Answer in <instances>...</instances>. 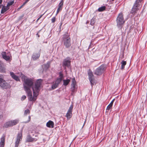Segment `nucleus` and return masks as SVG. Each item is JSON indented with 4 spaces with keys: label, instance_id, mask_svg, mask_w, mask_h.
<instances>
[{
    "label": "nucleus",
    "instance_id": "nucleus-28",
    "mask_svg": "<svg viewBox=\"0 0 147 147\" xmlns=\"http://www.w3.org/2000/svg\"><path fill=\"white\" fill-rule=\"evenodd\" d=\"M58 85V84L55 83V84L52 85V88L53 89H54L57 88Z\"/></svg>",
    "mask_w": 147,
    "mask_h": 147
},
{
    "label": "nucleus",
    "instance_id": "nucleus-4",
    "mask_svg": "<svg viewBox=\"0 0 147 147\" xmlns=\"http://www.w3.org/2000/svg\"><path fill=\"white\" fill-rule=\"evenodd\" d=\"M106 68L105 65H102L96 69L94 73L97 75H100L105 70Z\"/></svg>",
    "mask_w": 147,
    "mask_h": 147
},
{
    "label": "nucleus",
    "instance_id": "nucleus-45",
    "mask_svg": "<svg viewBox=\"0 0 147 147\" xmlns=\"http://www.w3.org/2000/svg\"><path fill=\"white\" fill-rule=\"evenodd\" d=\"M37 35L38 36V37H39V35L38 33L37 34Z\"/></svg>",
    "mask_w": 147,
    "mask_h": 147
},
{
    "label": "nucleus",
    "instance_id": "nucleus-13",
    "mask_svg": "<svg viewBox=\"0 0 147 147\" xmlns=\"http://www.w3.org/2000/svg\"><path fill=\"white\" fill-rule=\"evenodd\" d=\"M5 137L4 135H3L1 139L0 142L1 147H3L5 145Z\"/></svg>",
    "mask_w": 147,
    "mask_h": 147
},
{
    "label": "nucleus",
    "instance_id": "nucleus-44",
    "mask_svg": "<svg viewBox=\"0 0 147 147\" xmlns=\"http://www.w3.org/2000/svg\"><path fill=\"white\" fill-rule=\"evenodd\" d=\"M43 15H41L39 17V18H40Z\"/></svg>",
    "mask_w": 147,
    "mask_h": 147
},
{
    "label": "nucleus",
    "instance_id": "nucleus-1",
    "mask_svg": "<svg viewBox=\"0 0 147 147\" xmlns=\"http://www.w3.org/2000/svg\"><path fill=\"white\" fill-rule=\"evenodd\" d=\"M22 79L24 82V89L27 94L28 100L34 102L40 90L42 80L41 79L38 80L33 85L34 81L32 79L28 78L24 76H22Z\"/></svg>",
    "mask_w": 147,
    "mask_h": 147
},
{
    "label": "nucleus",
    "instance_id": "nucleus-49",
    "mask_svg": "<svg viewBox=\"0 0 147 147\" xmlns=\"http://www.w3.org/2000/svg\"><path fill=\"white\" fill-rule=\"evenodd\" d=\"M1 6L0 5V8H1Z\"/></svg>",
    "mask_w": 147,
    "mask_h": 147
},
{
    "label": "nucleus",
    "instance_id": "nucleus-32",
    "mask_svg": "<svg viewBox=\"0 0 147 147\" xmlns=\"http://www.w3.org/2000/svg\"><path fill=\"white\" fill-rule=\"evenodd\" d=\"M62 8L61 7H58L57 11V14L59 12L62 10Z\"/></svg>",
    "mask_w": 147,
    "mask_h": 147
},
{
    "label": "nucleus",
    "instance_id": "nucleus-14",
    "mask_svg": "<svg viewBox=\"0 0 147 147\" xmlns=\"http://www.w3.org/2000/svg\"><path fill=\"white\" fill-rule=\"evenodd\" d=\"M46 126L48 127L53 128L54 127V123L53 121L50 120L47 123Z\"/></svg>",
    "mask_w": 147,
    "mask_h": 147
},
{
    "label": "nucleus",
    "instance_id": "nucleus-15",
    "mask_svg": "<svg viewBox=\"0 0 147 147\" xmlns=\"http://www.w3.org/2000/svg\"><path fill=\"white\" fill-rule=\"evenodd\" d=\"M10 74L12 78L17 81H19L20 79L19 77L15 75L14 74L13 72H10Z\"/></svg>",
    "mask_w": 147,
    "mask_h": 147
},
{
    "label": "nucleus",
    "instance_id": "nucleus-5",
    "mask_svg": "<svg viewBox=\"0 0 147 147\" xmlns=\"http://www.w3.org/2000/svg\"><path fill=\"white\" fill-rule=\"evenodd\" d=\"M19 122V120L18 119H15L8 121L4 124V127L6 128L11 127L16 125Z\"/></svg>",
    "mask_w": 147,
    "mask_h": 147
},
{
    "label": "nucleus",
    "instance_id": "nucleus-20",
    "mask_svg": "<svg viewBox=\"0 0 147 147\" xmlns=\"http://www.w3.org/2000/svg\"><path fill=\"white\" fill-rule=\"evenodd\" d=\"M88 76L89 79L94 78L93 73L92 71H90L89 72H88Z\"/></svg>",
    "mask_w": 147,
    "mask_h": 147
},
{
    "label": "nucleus",
    "instance_id": "nucleus-9",
    "mask_svg": "<svg viewBox=\"0 0 147 147\" xmlns=\"http://www.w3.org/2000/svg\"><path fill=\"white\" fill-rule=\"evenodd\" d=\"M0 86L3 89H7L10 87V85L5 80L1 84Z\"/></svg>",
    "mask_w": 147,
    "mask_h": 147
},
{
    "label": "nucleus",
    "instance_id": "nucleus-8",
    "mask_svg": "<svg viewBox=\"0 0 147 147\" xmlns=\"http://www.w3.org/2000/svg\"><path fill=\"white\" fill-rule=\"evenodd\" d=\"M73 108V106L71 105L70 106L68 112L66 114V117H67L68 119H69L72 116V111Z\"/></svg>",
    "mask_w": 147,
    "mask_h": 147
},
{
    "label": "nucleus",
    "instance_id": "nucleus-19",
    "mask_svg": "<svg viewBox=\"0 0 147 147\" xmlns=\"http://www.w3.org/2000/svg\"><path fill=\"white\" fill-rule=\"evenodd\" d=\"M89 80L90 82L91 85L92 87L95 84V80L94 78H92L89 79Z\"/></svg>",
    "mask_w": 147,
    "mask_h": 147
},
{
    "label": "nucleus",
    "instance_id": "nucleus-10",
    "mask_svg": "<svg viewBox=\"0 0 147 147\" xmlns=\"http://www.w3.org/2000/svg\"><path fill=\"white\" fill-rule=\"evenodd\" d=\"M37 138H32L30 136L28 135L27 137L26 142H35L37 141Z\"/></svg>",
    "mask_w": 147,
    "mask_h": 147
},
{
    "label": "nucleus",
    "instance_id": "nucleus-12",
    "mask_svg": "<svg viewBox=\"0 0 147 147\" xmlns=\"http://www.w3.org/2000/svg\"><path fill=\"white\" fill-rule=\"evenodd\" d=\"M5 69L4 64L1 61H0V72H5Z\"/></svg>",
    "mask_w": 147,
    "mask_h": 147
},
{
    "label": "nucleus",
    "instance_id": "nucleus-35",
    "mask_svg": "<svg viewBox=\"0 0 147 147\" xmlns=\"http://www.w3.org/2000/svg\"><path fill=\"white\" fill-rule=\"evenodd\" d=\"M115 100V99H113L109 104L112 106Z\"/></svg>",
    "mask_w": 147,
    "mask_h": 147
},
{
    "label": "nucleus",
    "instance_id": "nucleus-36",
    "mask_svg": "<svg viewBox=\"0 0 147 147\" xmlns=\"http://www.w3.org/2000/svg\"><path fill=\"white\" fill-rule=\"evenodd\" d=\"M55 17L51 19L52 22L54 23L55 22Z\"/></svg>",
    "mask_w": 147,
    "mask_h": 147
},
{
    "label": "nucleus",
    "instance_id": "nucleus-11",
    "mask_svg": "<svg viewBox=\"0 0 147 147\" xmlns=\"http://www.w3.org/2000/svg\"><path fill=\"white\" fill-rule=\"evenodd\" d=\"M63 78V74L61 72L59 73V78H57L55 83L59 85V84L61 82Z\"/></svg>",
    "mask_w": 147,
    "mask_h": 147
},
{
    "label": "nucleus",
    "instance_id": "nucleus-2",
    "mask_svg": "<svg viewBox=\"0 0 147 147\" xmlns=\"http://www.w3.org/2000/svg\"><path fill=\"white\" fill-rule=\"evenodd\" d=\"M142 0H136L131 9L130 13L133 14L137 13L140 9V3Z\"/></svg>",
    "mask_w": 147,
    "mask_h": 147
},
{
    "label": "nucleus",
    "instance_id": "nucleus-43",
    "mask_svg": "<svg viewBox=\"0 0 147 147\" xmlns=\"http://www.w3.org/2000/svg\"><path fill=\"white\" fill-rule=\"evenodd\" d=\"M40 18H39L37 20H36V21L37 22L39 19H40Z\"/></svg>",
    "mask_w": 147,
    "mask_h": 147
},
{
    "label": "nucleus",
    "instance_id": "nucleus-39",
    "mask_svg": "<svg viewBox=\"0 0 147 147\" xmlns=\"http://www.w3.org/2000/svg\"><path fill=\"white\" fill-rule=\"evenodd\" d=\"M3 118V116L2 115H0V120Z\"/></svg>",
    "mask_w": 147,
    "mask_h": 147
},
{
    "label": "nucleus",
    "instance_id": "nucleus-34",
    "mask_svg": "<svg viewBox=\"0 0 147 147\" xmlns=\"http://www.w3.org/2000/svg\"><path fill=\"white\" fill-rule=\"evenodd\" d=\"M30 120V116H29L28 117V120L27 121H26L25 122V123H26L29 122Z\"/></svg>",
    "mask_w": 147,
    "mask_h": 147
},
{
    "label": "nucleus",
    "instance_id": "nucleus-41",
    "mask_svg": "<svg viewBox=\"0 0 147 147\" xmlns=\"http://www.w3.org/2000/svg\"><path fill=\"white\" fill-rule=\"evenodd\" d=\"M27 3V1H26L23 4V5H24L26 3Z\"/></svg>",
    "mask_w": 147,
    "mask_h": 147
},
{
    "label": "nucleus",
    "instance_id": "nucleus-21",
    "mask_svg": "<svg viewBox=\"0 0 147 147\" xmlns=\"http://www.w3.org/2000/svg\"><path fill=\"white\" fill-rule=\"evenodd\" d=\"M22 131L20 133H19L17 138V139L21 140L22 139Z\"/></svg>",
    "mask_w": 147,
    "mask_h": 147
},
{
    "label": "nucleus",
    "instance_id": "nucleus-16",
    "mask_svg": "<svg viewBox=\"0 0 147 147\" xmlns=\"http://www.w3.org/2000/svg\"><path fill=\"white\" fill-rule=\"evenodd\" d=\"M40 53H34L32 56L33 59L34 60H35L38 59L40 57Z\"/></svg>",
    "mask_w": 147,
    "mask_h": 147
},
{
    "label": "nucleus",
    "instance_id": "nucleus-27",
    "mask_svg": "<svg viewBox=\"0 0 147 147\" xmlns=\"http://www.w3.org/2000/svg\"><path fill=\"white\" fill-rule=\"evenodd\" d=\"M19 140H18V139H16V140L15 142V145H16V147H18L19 144L20 143V141Z\"/></svg>",
    "mask_w": 147,
    "mask_h": 147
},
{
    "label": "nucleus",
    "instance_id": "nucleus-47",
    "mask_svg": "<svg viewBox=\"0 0 147 147\" xmlns=\"http://www.w3.org/2000/svg\"><path fill=\"white\" fill-rule=\"evenodd\" d=\"M73 80H74V79H73ZM72 82H74V81H73H73H72Z\"/></svg>",
    "mask_w": 147,
    "mask_h": 147
},
{
    "label": "nucleus",
    "instance_id": "nucleus-22",
    "mask_svg": "<svg viewBox=\"0 0 147 147\" xmlns=\"http://www.w3.org/2000/svg\"><path fill=\"white\" fill-rule=\"evenodd\" d=\"M126 62L125 61H123L121 62V69H123L125 68V66L126 64Z\"/></svg>",
    "mask_w": 147,
    "mask_h": 147
},
{
    "label": "nucleus",
    "instance_id": "nucleus-24",
    "mask_svg": "<svg viewBox=\"0 0 147 147\" xmlns=\"http://www.w3.org/2000/svg\"><path fill=\"white\" fill-rule=\"evenodd\" d=\"M4 76L2 75H0V85L2 84L4 81Z\"/></svg>",
    "mask_w": 147,
    "mask_h": 147
},
{
    "label": "nucleus",
    "instance_id": "nucleus-23",
    "mask_svg": "<svg viewBox=\"0 0 147 147\" xmlns=\"http://www.w3.org/2000/svg\"><path fill=\"white\" fill-rule=\"evenodd\" d=\"M106 9V7L105 6H103L99 8L98 9V11L99 12H102Z\"/></svg>",
    "mask_w": 147,
    "mask_h": 147
},
{
    "label": "nucleus",
    "instance_id": "nucleus-17",
    "mask_svg": "<svg viewBox=\"0 0 147 147\" xmlns=\"http://www.w3.org/2000/svg\"><path fill=\"white\" fill-rule=\"evenodd\" d=\"M70 61L69 59H66L63 61V65L65 66H69L70 64Z\"/></svg>",
    "mask_w": 147,
    "mask_h": 147
},
{
    "label": "nucleus",
    "instance_id": "nucleus-37",
    "mask_svg": "<svg viewBox=\"0 0 147 147\" xmlns=\"http://www.w3.org/2000/svg\"><path fill=\"white\" fill-rule=\"evenodd\" d=\"M26 98V97L25 96H23L22 97V100H23L25 99Z\"/></svg>",
    "mask_w": 147,
    "mask_h": 147
},
{
    "label": "nucleus",
    "instance_id": "nucleus-18",
    "mask_svg": "<svg viewBox=\"0 0 147 147\" xmlns=\"http://www.w3.org/2000/svg\"><path fill=\"white\" fill-rule=\"evenodd\" d=\"M9 9V7H8L7 5L5 6H3L2 9L1 13H4L5 11H6L7 10Z\"/></svg>",
    "mask_w": 147,
    "mask_h": 147
},
{
    "label": "nucleus",
    "instance_id": "nucleus-3",
    "mask_svg": "<svg viewBox=\"0 0 147 147\" xmlns=\"http://www.w3.org/2000/svg\"><path fill=\"white\" fill-rule=\"evenodd\" d=\"M116 22L117 26L121 28L125 22L122 13H120L119 14L116 19Z\"/></svg>",
    "mask_w": 147,
    "mask_h": 147
},
{
    "label": "nucleus",
    "instance_id": "nucleus-46",
    "mask_svg": "<svg viewBox=\"0 0 147 147\" xmlns=\"http://www.w3.org/2000/svg\"><path fill=\"white\" fill-rule=\"evenodd\" d=\"M29 0H27L26 1H27V2H28V1Z\"/></svg>",
    "mask_w": 147,
    "mask_h": 147
},
{
    "label": "nucleus",
    "instance_id": "nucleus-29",
    "mask_svg": "<svg viewBox=\"0 0 147 147\" xmlns=\"http://www.w3.org/2000/svg\"><path fill=\"white\" fill-rule=\"evenodd\" d=\"M30 113V111L29 109H27L24 112V115H26L28 114H29Z\"/></svg>",
    "mask_w": 147,
    "mask_h": 147
},
{
    "label": "nucleus",
    "instance_id": "nucleus-31",
    "mask_svg": "<svg viewBox=\"0 0 147 147\" xmlns=\"http://www.w3.org/2000/svg\"><path fill=\"white\" fill-rule=\"evenodd\" d=\"M112 105L109 104L106 110H109L112 108Z\"/></svg>",
    "mask_w": 147,
    "mask_h": 147
},
{
    "label": "nucleus",
    "instance_id": "nucleus-33",
    "mask_svg": "<svg viewBox=\"0 0 147 147\" xmlns=\"http://www.w3.org/2000/svg\"><path fill=\"white\" fill-rule=\"evenodd\" d=\"M63 2L62 0L61 2L58 5V7H61L62 8L63 5Z\"/></svg>",
    "mask_w": 147,
    "mask_h": 147
},
{
    "label": "nucleus",
    "instance_id": "nucleus-40",
    "mask_svg": "<svg viewBox=\"0 0 147 147\" xmlns=\"http://www.w3.org/2000/svg\"><path fill=\"white\" fill-rule=\"evenodd\" d=\"M22 7V6H21L20 7L18 8V9H20Z\"/></svg>",
    "mask_w": 147,
    "mask_h": 147
},
{
    "label": "nucleus",
    "instance_id": "nucleus-26",
    "mask_svg": "<svg viewBox=\"0 0 147 147\" xmlns=\"http://www.w3.org/2000/svg\"><path fill=\"white\" fill-rule=\"evenodd\" d=\"M14 0H13V1H9V2L7 4V6L9 7V6H11V5H13V3H14Z\"/></svg>",
    "mask_w": 147,
    "mask_h": 147
},
{
    "label": "nucleus",
    "instance_id": "nucleus-6",
    "mask_svg": "<svg viewBox=\"0 0 147 147\" xmlns=\"http://www.w3.org/2000/svg\"><path fill=\"white\" fill-rule=\"evenodd\" d=\"M3 58L6 61H10L12 60V57L9 53H7L5 52H3L1 53Z\"/></svg>",
    "mask_w": 147,
    "mask_h": 147
},
{
    "label": "nucleus",
    "instance_id": "nucleus-38",
    "mask_svg": "<svg viewBox=\"0 0 147 147\" xmlns=\"http://www.w3.org/2000/svg\"><path fill=\"white\" fill-rule=\"evenodd\" d=\"M46 65L47 66V68H48L49 67V65L48 64H47Z\"/></svg>",
    "mask_w": 147,
    "mask_h": 147
},
{
    "label": "nucleus",
    "instance_id": "nucleus-25",
    "mask_svg": "<svg viewBox=\"0 0 147 147\" xmlns=\"http://www.w3.org/2000/svg\"><path fill=\"white\" fill-rule=\"evenodd\" d=\"M70 82V80L69 79L66 80H63V85L64 86L67 85Z\"/></svg>",
    "mask_w": 147,
    "mask_h": 147
},
{
    "label": "nucleus",
    "instance_id": "nucleus-30",
    "mask_svg": "<svg viewBox=\"0 0 147 147\" xmlns=\"http://www.w3.org/2000/svg\"><path fill=\"white\" fill-rule=\"evenodd\" d=\"M74 92L75 91L76 89H77L78 87L76 84V82L75 80V79H74Z\"/></svg>",
    "mask_w": 147,
    "mask_h": 147
},
{
    "label": "nucleus",
    "instance_id": "nucleus-42",
    "mask_svg": "<svg viewBox=\"0 0 147 147\" xmlns=\"http://www.w3.org/2000/svg\"><path fill=\"white\" fill-rule=\"evenodd\" d=\"M2 1V0H0V4H1Z\"/></svg>",
    "mask_w": 147,
    "mask_h": 147
},
{
    "label": "nucleus",
    "instance_id": "nucleus-7",
    "mask_svg": "<svg viewBox=\"0 0 147 147\" xmlns=\"http://www.w3.org/2000/svg\"><path fill=\"white\" fill-rule=\"evenodd\" d=\"M64 45L67 47H68L71 45L70 38L69 37L64 38Z\"/></svg>",
    "mask_w": 147,
    "mask_h": 147
},
{
    "label": "nucleus",
    "instance_id": "nucleus-48",
    "mask_svg": "<svg viewBox=\"0 0 147 147\" xmlns=\"http://www.w3.org/2000/svg\"><path fill=\"white\" fill-rule=\"evenodd\" d=\"M22 7H23L24 6V5H23L22 4Z\"/></svg>",
    "mask_w": 147,
    "mask_h": 147
}]
</instances>
